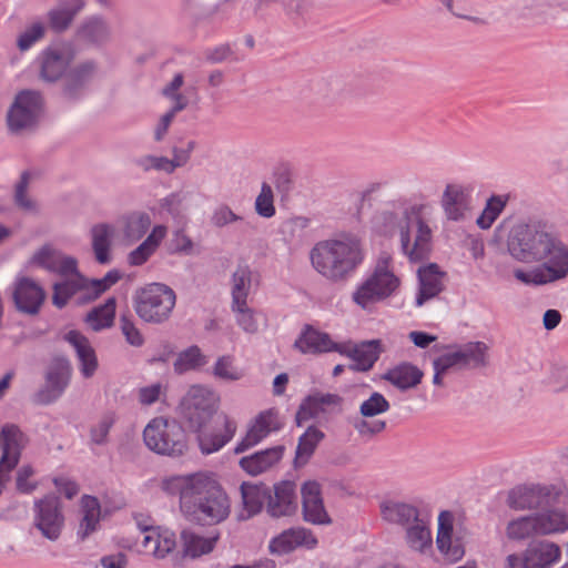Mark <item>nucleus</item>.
Here are the masks:
<instances>
[{"instance_id":"f704fd0d","label":"nucleus","mask_w":568,"mask_h":568,"mask_svg":"<svg viewBox=\"0 0 568 568\" xmlns=\"http://www.w3.org/2000/svg\"><path fill=\"white\" fill-rule=\"evenodd\" d=\"M423 373L416 366L404 363L388 369L384 378L400 389H408L418 385Z\"/></svg>"},{"instance_id":"de8ad7c7","label":"nucleus","mask_w":568,"mask_h":568,"mask_svg":"<svg viewBox=\"0 0 568 568\" xmlns=\"http://www.w3.org/2000/svg\"><path fill=\"white\" fill-rule=\"evenodd\" d=\"M536 516H525L508 523L506 535L513 540H523L538 534Z\"/></svg>"},{"instance_id":"cd10ccee","label":"nucleus","mask_w":568,"mask_h":568,"mask_svg":"<svg viewBox=\"0 0 568 568\" xmlns=\"http://www.w3.org/2000/svg\"><path fill=\"white\" fill-rule=\"evenodd\" d=\"M379 510L385 521L404 528L408 527L419 516V511L415 506L396 499L383 500L379 505Z\"/></svg>"},{"instance_id":"5fc2aeb1","label":"nucleus","mask_w":568,"mask_h":568,"mask_svg":"<svg viewBox=\"0 0 568 568\" xmlns=\"http://www.w3.org/2000/svg\"><path fill=\"white\" fill-rule=\"evenodd\" d=\"M45 33V26L41 21L32 22L21 34L18 37V48L21 51L30 49L34 43L40 41Z\"/></svg>"},{"instance_id":"20e7f679","label":"nucleus","mask_w":568,"mask_h":568,"mask_svg":"<svg viewBox=\"0 0 568 568\" xmlns=\"http://www.w3.org/2000/svg\"><path fill=\"white\" fill-rule=\"evenodd\" d=\"M364 256L359 241L354 237L320 241L310 253L314 270L333 282L347 278L363 263Z\"/></svg>"},{"instance_id":"39448f33","label":"nucleus","mask_w":568,"mask_h":568,"mask_svg":"<svg viewBox=\"0 0 568 568\" xmlns=\"http://www.w3.org/2000/svg\"><path fill=\"white\" fill-rule=\"evenodd\" d=\"M33 263L59 274L62 280L53 285L52 303L59 308L64 307L71 298L78 301L77 261L53 248L44 245L32 257Z\"/></svg>"},{"instance_id":"f03ea898","label":"nucleus","mask_w":568,"mask_h":568,"mask_svg":"<svg viewBox=\"0 0 568 568\" xmlns=\"http://www.w3.org/2000/svg\"><path fill=\"white\" fill-rule=\"evenodd\" d=\"M429 204L404 205L394 203L374 217V230L384 236H399L405 256L417 263L428 258L432 251L433 233L422 215L430 210Z\"/></svg>"},{"instance_id":"603ef678","label":"nucleus","mask_w":568,"mask_h":568,"mask_svg":"<svg viewBox=\"0 0 568 568\" xmlns=\"http://www.w3.org/2000/svg\"><path fill=\"white\" fill-rule=\"evenodd\" d=\"M460 367L459 356L457 351L444 354L433 362L434 377L433 383L435 385H443V377L449 368Z\"/></svg>"},{"instance_id":"0e129e2a","label":"nucleus","mask_w":568,"mask_h":568,"mask_svg":"<svg viewBox=\"0 0 568 568\" xmlns=\"http://www.w3.org/2000/svg\"><path fill=\"white\" fill-rule=\"evenodd\" d=\"M30 181V173L23 172L19 183L16 186L14 200L19 207L26 211H32L36 204L27 197L26 192Z\"/></svg>"},{"instance_id":"69168bd1","label":"nucleus","mask_w":568,"mask_h":568,"mask_svg":"<svg viewBox=\"0 0 568 568\" xmlns=\"http://www.w3.org/2000/svg\"><path fill=\"white\" fill-rule=\"evenodd\" d=\"M83 36L93 42L103 40L108 34L105 23L100 19H92L83 27Z\"/></svg>"},{"instance_id":"4be33fe9","label":"nucleus","mask_w":568,"mask_h":568,"mask_svg":"<svg viewBox=\"0 0 568 568\" xmlns=\"http://www.w3.org/2000/svg\"><path fill=\"white\" fill-rule=\"evenodd\" d=\"M369 281L387 298L400 286V277L396 274L394 258L390 253L382 252L375 263Z\"/></svg>"},{"instance_id":"423d86ee","label":"nucleus","mask_w":568,"mask_h":568,"mask_svg":"<svg viewBox=\"0 0 568 568\" xmlns=\"http://www.w3.org/2000/svg\"><path fill=\"white\" fill-rule=\"evenodd\" d=\"M176 302L174 291L162 283H151L140 288L134 297V310L146 323L166 321Z\"/></svg>"},{"instance_id":"2f4dec72","label":"nucleus","mask_w":568,"mask_h":568,"mask_svg":"<svg viewBox=\"0 0 568 568\" xmlns=\"http://www.w3.org/2000/svg\"><path fill=\"white\" fill-rule=\"evenodd\" d=\"M240 491L243 509L246 511L247 517L260 514L270 497V488L264 484L244 481L240 486Z\"/></svg>"},{"instance_id":"4468645a","label":"nucleus","mask_w":568,"mask_h":568,"mask_svg":"<svg viewBox=\"0 0 568 568\" xmlns=\"http://www.w3.org/2000/svg\"><path fill=\"white\" fill-rule=\"evenodd\" d=\"M64 518L57 497L45 496L34 503V525L42 536L55 540L61 534Z\"/></svg>"},{"instance_id":"f3484780","label":"nucleus","mask_w":568,"mask_h":568,"mask_svg":"<svg viewBox=\"0 0 568 568\" xmlns=\"http://www.w3.org/2000/svg\"><path fill=\"white\" fill-rule=\"evenodd\" d=\"M454 516L450 511L444 510L438 516V530L436 542L438 550L449 562L460 560L465 555L464 544L460 538L454 537Z\"/></svg>"},{"instance_id":"5701e85b","label":"nucleus","mask_w":568,"mask_h":568,"mask_svg":"<svg viewBox=\"0 0 568 568\" xmlns=\"http://www.w3.org/2000/svg\"><path fill=\"white\" fill-rule=\"evenodd\" d=\"M45 298L40 285L29 278H21L16 283L13 301L17 308L27 314H38Z\"/></svg>"},{"instance_id":"9b49d317","label":"nucleus","mask_w":568,"mask_h":568,"mask_svg":"<svg viewBox=\"0 0 568 568\" xmlns=\"http://www.w3.org/2000/svg\"><path fill=\"white\" fill-rule=\"evenodd\" d=\"M283 427V420L276 408H268L260 412L246 424L243 437L234 447L235 454H242L267 438L271 434Z\"/></svg>"},{"instance_id":"412c9836","label":"nucleus","mask_w":568,"mask_h":568,"mask_svg":"<svg viewBox=\"0 0 568 568\" xmlns=\"http://www.w3.org/2000/svg\"><path fill=\"white\" fill-rule=\"evenodd\" d=\"M295 347L304 354H321L337 352L344 354L346 344L334 342L331 336L311 326H307L295 341Z\"/></svg>"},{"instance_id":"0eeeda50","label":"nucleus","mask_w":568,"mask_h":568,"mask_svg":"<svg viewBox=\"0 0 568 568\" xmlns=\"http://www.w3.org/2000/svg\"><path fill=\"white\" fill-rule=\"evenodd\" d=\"M143 439L151 450L161 455L181 456L187 449L182 426L163 417L153 418L145 426Z\"/></svg>"},{"instance_id":"3c124183","label":"nucleus","mask_w":568,"mask_h":568,"mask_svg":"<svg viewBox=\"0 0 568 568\" xmlns=\"http://www.w3.org/2000/svg\"><path fill=\"white\" fill-rule=\"evenodd\" d=\"M389 407V402L385 398V396L378 392H374L366 400L361 404L359 413L363 417L368 418L386 413Z\"/></svg>"},{"instance_id":"4c0bfd02","label":"nucleus","mask_w":568,"mask_h":568,"mask_svg":"<svg viewBox=\"0 0 568 568\" xmlns=\"http://www.w3.org/2000/svg\"><path fill=\"white\" fill-rule=\"evenodd\" d=\"M92 247L95 258L99 263L105 264L110 261L111 239L114 234L113 226L109 224H98L91 230Z\"/></svg>"},{"instance_id":"dca6fc26","label":"nucleus","mask_w":568,"mask_h":568,"mask_svg":"<svg viewBox=\"0 0 568 568\" xmlns=\"http://www.w3.org/2000/svg\"><path fill=\"white\" fill-rule=\"evenodd\" d=\"M440 204L447 220L463 221L473 209L471 189L457 183L447 184Z\"/></svg>"},{"instance_id":"774afa93","label":"nucleus","mask_w":568,"mask_h":568,"mask_svg":"<svg viewBox=\"0 0 568 568\" xmlns=\"http://www.w3.org/2000/svg\"><path fill=\"white\" fill-rule=\"evenodd\" d=\"M162 394V385L160 383L149 385L139 389V400L142 405L154 404Z\"/></svg>"},{"instance_id":"2eb2a0df","label":"nucleus","mask_w":568,"mask_h":568,"mask_svg":"<svg viewBox=\"0 0 568 568\" xmlns=\"http://www.w3.org/2000/svg\"><path fill=\"white\" fill-rule=\"evenodd\" d=\"M42 106V99L38 92L22 91L8 113V124L13 131L31 126L38 119Z\"/></svg>"},{"instance_id":"a878e982","label":"nucleus","mask_w":568,"mask_h":568,"mask_svg":"<svg viewBox=\"0 0 568 568\" xmlns=\"http://www.w3.org/2000/svg\"><path fill=\"white\" fill-rule=\"evenodd\" d=\"M74 348L84 377H91L98 368V359L89 339L78 331H70L64 336Z\"/></svg>"},{"instance_id":"c85d7f7f","label":"nucleus","mask_w":568,"mask_h":568,"mask_svg":"<svg viewBox=\"0 0 568 568\" xmlns=\"http://www.w3.org/2000/svg\"><path fill=\"white\" fill-rule=\"evenodd\" d=\"M443 277L438 266L434 263L418 270L419 291L416 297L417 306L437 296L443 290Z\"/></svg>"},{"instance_id":"1a4fd4ad","label":"nucleus","mask_w":568,"mask_h":568,"mask_svg":"<svg viewBox=\"0 0 568 568\" xmlns=\"http://www.w3.org/2000/svg\"><path fill=\"white\" fill-rule=\"evenodd\" d=\"M567 498L566 488L554 485H520L508 493L507 504L515 510L539 509Z\"/></svg>"},{"instance_id":"bf43d9fd","label":"nucleus","mask_w":568,"mask_h":568,"mask_svg":"<svg viewBox=\"0 0 568 568\" xmlns=\"http://www.w3.org/2000/svg\"><path fill=\"white\" fill-rule=\"evenodd\" d=\"M120 328L131 346L141 347L144 344V337L130 315H121Z\"/></svg>"},{"instance_id":"338daca9","label":"nucleus","mask_w":568,"mask_h":568,"mask_svg":"<svg viewBox=\"0 0 568 568\" xmlns=\"http://www.w3.org/2000/svg\"><path fill=\"white\" fill-rule=\"evenodd\" d=\"M34 470L31 466H22L17 474V488L23 494H30L37 488V483L30 481Z\"/></svg>"},{"instance_id":"473e14b6","label":"nucleus","mask_w":568,"mask_h":568,"mask_svg":"<svg viewBox=\"0 0 568 568\" xmlns=\"http://www.w3.org/2000/svg\"><path fill=\"white\" fill-rule=\"evenodd\" d=\"M220 534L202 536L191 530H184L181 534L184 555L191 558H199L213 551Z\"/></svg>"},{"instance_id":"6e6d98bb","label":"nucleus","mask_w":568,"mask_h":568,"mask_svg":"<svg viewBox=\"0 0 568 568\" xmlns=\"http://www.w3.org/2000/svg\"><path fill=\"white\" fill-rule=\"evenodd\" d=\"M235 314L237 325L248 334H254L258 331V323L254 310L247 306V302L240 307H231Z\"/></svg>"},{"instance_id":"72a5a7b5","label":"nucleus","mask_w":568,"mask_h":568,"mask_svg":"<svg viewBox=\"0 0 568 568\" xmlns=\"http://www.w3.org/2000/svg\"><path fill=\"white\" fill-rule=\"evenodd\" d=\"M406 541L412 549L419 552L430 549L433 539L429 521L418 516L416 520L406 527Z\"/></svg>"},{"instance_id":"4d7b16f0","label":"nucleus","mask_w":568,"mask_h":568,"mask_svg":"<svg viewBox=\"0 0 568 568\" xmlns=\"http://www.w3.org/2000/svg\"><path fill=\"white\" fill-rule=\"evenodd\" d=\"M255 211L260 216L270 219L275 215L274 195L270 184L263 183L255 200Z\"/></svg>"},{"instance_id":"58836bf2","label":"nucleus","mask_w":568,"mask_h":568,"mask_svg":"<svg viewBox=\"0 0 568 568\" xmlns=\"http://www.w3.org/2000/svg\"><path fill=\"white\" fill-rule=\"evenodd\" d=\"M535 516L540 535L564 532L568 529V514L565 509L550 510Z\"/></svg>"},{"instance_id":"37998d69","label":"nucleus","mask_w":568,"mask_h":568,"mask_svg":"<svg viewBox=\"0 0 568 568\" xmlns=\"http://www.w3.org/2000/svg\"><path fill=\"white\" fill-rule=\"evenodd\" d=\"M83 518L80 524L81 537L84 538L97 529L100 520V504L95 497L84 496L81 500Z\"/></svg>"},{"instance_id":"c756f323","label":"nucleus","mask_w":568,"mask_h":568,"mask_svg":"<svg viewBox=\"0 0 568 568\" xmlns=\"http://www.w3.org/2000/svg\"><path fill=\"white\" fill-rule=\"evenodd\" d=\"M382 352L381 341L372 339L355 345L352 348L346 344V352L344 354H347L355 362L353 366L355 371L367 372L377 362Z\"/></svg>"},{"instance_id":"13d9d810","label":"nucleus","mask_w":568,"mask_h":568,"mask_svg":"<svg viewBox=\"0 0 568 568\" xmlns=\"http://www.w3.org/2000/svg\"><path fill=\"white\" fill-rule=\"evenodd\" d=\"M547 271L541 266H536L529 271L517 268L514 271L516 280L526 285H545L552 283L549 276L546 274Z\"/></svg>"},{"instance_id":"a18cd8bd","label":"nucleus","mask_w":568,"mask_h":568,"mask_svg":"<svg viewBox=\"0 0 568 568\" xmlns=\"http://www.w3.org/2000/svg\"><path fill=\"white\" fill-rule=\"evenodd\" d=\"M508 202L507 195L490 196L481 212L477 217L476 224L481 230H488L505 210Z\"/></svg>"},{"instance_id":"09e8293b","label":"nucleus","mask_w":568,"mask_h":568,"mask_svg":"<svg viewBox=\"0 0 568 568\" xmlns=\"http://www.w3.org/2000/svg\"><path fill=\"white\" fill-rule=\"evenodd\" d=\"M206 362V357L202 354L201 349L197 346H191L178 355L174 362V371L182 374L197 369L205 365Z\"/></svg>"},{"instance_id":"9d476101","label":"nucleus","mask_w":568,"mask_h":568,"mask_svg":"<svg viewBox=\"0 0 568 568\" xmlns=\"http://www.w3.org/2000/svg\"><path fill=\"white\" fill-rule=\"evenodd\" d=\"M561 558L560 547L548 540L530 542L521 554L506 558V568H550Z\"/></svg>"},{"instance_id":"aec40b11","label":"nucleus","mask_w":568,"mask_h":568,"mask_svg":"<svg viewBox=\"0 0 568 568\" xmlns=\"http://www.w3.org/2000/svg\"><path fill=\"white\" fill-rule=\"evenodd\" d=\"M297 510L295 485L292 481L284 480L273 487V494L270 490V497L266 504V511L271 517L280 518L292 516Z\"/></svg>"},{"instance_id":"7ed1b4c3","label":"nucleus","mask_w":568,"mask_h":568,"mask_svg":"<svg viewBox=\"0 0 568 568\" xmlns=\"http://www.w3.org/2000/svg\"><path fill=\"white\" fill-rule=\"evenodd\" d=\"M508 251L519 262H544L540 265L551 282L568 275V245L555 233L529 225L515 227L508 239Z\"/></svg>"},{"instance_id":"a19ab883","label":"nucleus","mask_w":568,"mask_h":568,"mask_svg":"<svg viewBox=\"0 0 568 568\" xmlns=\"http://www.w3.org/2000/svg\"><path fill=\"white\" fill-rule=\"evenodd\" d=\"M251 287V271L247 266H239L232 276V305L231 307L243 306L247 302Z\"/></svg>"},{"instance_id":"6ab92c4d","label":"nucleus","mask_w":568,"mask_h":568,"mask_svg":"<svg viewBox=\"0 0 568 568\" xmlns=\"http://www.w3.org/2000/svg\"><path fill=\"white\" fill-rule=\"evenodd\" d=\"M304 520L313 525H328L331 518L324 507L321 486L310 480L304 483L301 489Z\"/></svg>"},{"instance_id":"393cba45","label":"nucleus","mask_w":568,"mask_h":568,"mask_svg":"<svg viewBox=\"0 0 568 568\" xmlns=\"http://www.w3.org/2000/svg\"><path fill=\"white\" fill-rule=\"evenodd\" d=\"M283 454L284 447L275 446L260 450L250 456L242 457L239 464L246 474L257 476L278 464L283 458Z\"/></svg>"},{"instance_id":"864d4df0","label":"nucleus","mask_w":568,"mask_h":568,"mask_svg":"<svg viewBox=\"0 0 568 568\" xmlns=\"http://www.w3.org/2000/svg\"><path fill=\"white\" fill-rule=\"evenodd\" d=\"M94 65L91 62L83 63L73 69L68 77V93L72 95L77 88L84 85L89 82L94 74Z\"/></svg>"},{"instance_id":"6e6552de","label":"nucleus","mask_w":568,"mask_h":568,"mask_svg":"<svg viewBox=\"0 0 568 568\" xmlns=\"http://www.w3.org/2000/svg\"><path fill=\"white\" fill-rule=\"evenodd\" d=\"M220 396L211 388L193 385L182 400V412L189 427L194 430L210 423L216 414Z\"/></svg>"},{"instance_id":"a211bd4d","label":"nucleus","mask_w":568,"mask_h":568,"mask_svg":"<svg viewBox=\"0 0 568 568\" xmlns=\"http://www.w3.org/2000/svg\"><path fill=\"white\" fill-rule=\"evenodd\" d=\"M317 545L313 532L304 527L290 528L273 537L268 550L273 555H286L298 547L312 549Z\"/></svg>"},{"instance_id":"052dcab7","label":"nucleus","mask_w":568,"mask_h":568,"mask_svg":"<svg viewBox=\"0 0 568 568\" xmlns=\"http://www.w3.org/2000/svg\"><path fill=\"white\" fill-rule=\"evenodd\" d=\"M115 422V414L108 412L91 428V439L95 444H103L108 434Z\"/></svg>"},{"instance_id":"680f3d73","label":"nucleus","mask_w":568,"mask_h":568,"mask_svg":"<svg viewBox=\"0 0 568 568\" xmlns=\"http://www.w3.org/2000/svg\"><path fill=\"white\" fill-rule=\"evenodd\" d=\"M187 106V99H178V103L173 104L172 109L166 112L160 120L155 131L154 138L156 141H161L166 134L171 122L173 121L175 114Z\"/></svg>"},{"instance_id":"ea45409f","label":"nucleus","mask_w":568,"mask_h":568,"mask_svg":"<svg viewBox=\"0 0 568 568\" xmlns=\"http://www.w3.org/2000/svg\"><path fill=\"white\" fill-rule=\"evenodd\" d=\"M488 346L483 342H470L457 349L460 367H481L487 364Z\"/></svg>"},{"instance_id":"c9c22d12","label":"nucleus","mask_w":568,"mask_h":568,"mask_svg":"<svg viewBox=\"0 0 568 568\" xmlns=\"http://www.w3.org/2000/svg\"><path fill=\"white\" fill-rule=\"evenodd\" d=\"M82 7V0H67L61 2L48 13L50 28L58 32L65 30Z\"/></svg>"},{"instance_id":"b1692460","label":"nucleus","mask_w":568,"mask_h":568,"mask_svg":"<svg viewBox=\"0 0 568 568\" xmlns=\"http://www.w3.org/2000/svg\"><path fill=\"white\" fill-rule=\"evenodd\" d=\"M342 398L336 394L315 393L307 396L296 413V423L301 426L303 423L316 418L328 412L329 407L339 406Z\"/></svg>"},{"instance_id":"f8f14e48","label":"nucleus","mask_w":568,"mask_h":568,"mask_svg":"<svg viewBox=\"0 0 568 568\" xmlns=\"http://www.w3.org/2000/svg\"><path fill=\"white\" fill-rule=\"evenodd\" d=\"M237 423L230 415L222 413L217 416L214 426L205 423L194 429L200 449L203 454H212L222 449L235 436Z\"/></svg>"},{"instance_id":"49530a36","label":"nucleus","mask_w":568,"mask_h":568,"mask_svg":"<svg viewBox=\"0 0 568 568\" xmlns=\"http://www.w3.org/2000/svg\"><path fill=\"white\" fill-rule=\"evenodd\" d=\"M383 293L367 277L352 294L353 302L363 310L371 308L376 303L385 300Z\"/></svg>"},{"instance_id":"e433bc0d","label":"nucleus","mask_w":568,"mask_h":568,"mask_svg":"<svg viewBox=\"0 0 568 568\" xmlns=\"http://www.w3.org/2000/svg\"><path fill=\"white\" fill-rule=\"evenodd\" d=\"M116 300L109 297L104 304L94 307L85 317L88 325L95 332L109 328L113 325L115 317Z\"/></svg>"},{"instance_id":"f257e3e1","label":"nucleus","mask_w":568,"mask_h":568,"mask_svg":"<svg viewBox=\"0 0 568 568\" xmlns=\"http://www.w3.org/2000/svg\"><path fill=\"white\" fill-rule=\"evenodd\" d=\"M161 487L166 494L179 496L180 510L191 523L219 525L231 514V499L212 474L172 476L163 479Z\"/></svg>"},{"instance_id":"8fccbe9b","label":"nucleus","mask_w":568,"mask_h":568,"mask_svg":"<svg viewBox=\"0 0 568 568\" xmlns=\"http://www.w3.org/2000/svg\"><path fill=\"white\" fill-rule=\"evenodd\" d=\"M70 372L68 366H60L59 369L50 372L47 377V387L51 395L42 398L43 402H50L64 390L69 383Z\"/></svg>"},{"instance_id":"bb28decb","label":"nucleus","mask_w":568,"mask_h":568,"mask_svg":"<svg viewBox=\"0 0 568 568\" xmlns=\"http://www.w3.org/2000/svg\"><path fill=\"white\" fill-rule=\"evenodd\" d=\"M120 280V274L116 271H110L103 278L88 280L80 273L78 276V304H87L97 300L106 290L114 285Z\"/></svg>"},{"instance_id":"ddd939ff","label":"nucleus","mask_w":568,"mask_h":568,"mask_svg":"<svg viewBox=\"0 0 568 568\" xmlns=\"http://www.w3.org/2000/svg\"><path fill=\"white\" fill-rule=\"evenodd\" d=\"M138 525L141 534V539L136 544L139 552L162 560L174 551V531L161 526H142L140 523Z\"/></svg>"},{"instance_id":"7c9ffc66","label":"nucleus","mask_w":568,"mask_h":568,"mask_svg":"<svg viewBox=\"0 0 568 568\" xmlns=\"http://www.w3.org/2000/svg\"><path fill=\"white\" fill-rule=\"evenodd\" d=\"M71 61V57L67 51L48 49L40 57L41 78L45 81L53 82L58 80L67 70Z\"/></svg>"},{"instance_id":"e2e57ef3","label":"nucleus","mask_w":568,"mask_h":568,"mask_svg":"<svg viewBox=\"0 0 568 568\" xmlns=\"http://www.w3.org/2000/svg\"><path fill=\"white\" fill-rule=\"evenodd\" d=\"M214 374L229 381H237L242 377V373L233 365V359L230 356H222L217 359Z\"/></svg>"},{"instance_id":"c03bdc74","label":"nucleus","mask_w":568,"mask_h":568,"mask_svg":"<svg viewBox=\"0 0 568 568\" xmlns=\"http://www.w3.org/2000/svg\"><path fill=\"white\" fill-rule=\"evenodd\" d=\"M324 433L315 426H310L300 437L296 448V460L306 463L314 454L317 445L323 440Z\"/></svg>"},{"instance_id":"79ce46f5","label":"nucleus","mask_w":568,"mask_h":568,"mask_svg":"<svg viewBox=\"0 0 568 568\" xmlns=\"http://www.w3.org/2000/svg\"><path fill=\"white\" fill-rule=\"evenodd\" d=\"M123 227L124 236L128 240L141 239L151 225L149 214L143 212H132L121 217L119 221Z\"/></svg>"}]
</instances>
